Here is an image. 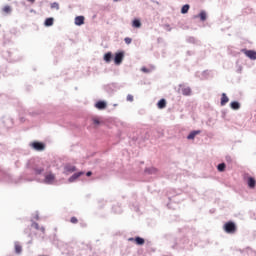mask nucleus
Returning <instances> with one entry per match:
<instances>
[{"label": "nucleus", "mask_w": 256, "mask_h": 256, "mask_svg": "<svg viewBox=\"0 0 256 256\" xmlns=\"http://www.w3.org/2000/svg\"><path fill=\"white\" fill-rule=\"evenodd\" d=\"M36 175H41V173H44V179L42 180V183L45 185H56L57 184V176L55 173L49 171L47 166L42 165V166H37L34 169Z\"/></svg>", "instance_id": "1"}, {"label": "nucleus", "mask_w": 256, "mask_h": 256, "mask_svg": "<svg viewBox=\"0 0 256 256\" xmlns=\"http://www.w3.org/2000/svg\"><path fill=\"white\" fill-rule=\"evenodd\" d=\"M123 59H125V52L124 51H120V52L115 53L114 63L116 65H121V63H123Z\"/></svg>", "instance_id": "2"}, {"label": "nucleus", "mask_w": 256, "mask_h": 256, "mask_svg": "<svg viewBox=\"0 0 256 256\" xmlns=\"http://www.w3.org/2000/svg\"><path fill=\"white\" fill-rule=\"evenodd\" d=\"M242 53H244V55L246 57H248V59H251V61H256V51L255 50L243 49Z\"/></svg>", "instance_id": "3"}, {"label": "nucleus", "mask_w": 256, "mask_h": 256, "mask_svg": "<svg viewBox=\"0 0 256 256\" xmlns=\"http://www.w3.org/2000/svg\"><path fill=\"white\" fill-rule=\"evenodd\" d=\"M235 230H236V226H235V223L233 222H228L226 224H224V231L226 233H235Z\"/></svg>", "instance_id": "4"}, {"label": "nucleus", "mask_w": 256, "mask_h": 256, "mask_svg": "<svg viewBox=\"0 0 256 256\" xmlns=\"http://www.w3.org/2000/svg\"><path fill=\"white\" fill-rule=\"evenodd\" d=\"M77 171V168L74 165L71 164H65L63 173L64 175H69V173H75Z\"/></svg>", "instance_id": "5"}, {"label": "nucleus", "mask_w": 256, "mask_h": 256, "mask_svg": "<svg viewBox=\"0 0 256 256\" xmlns=\"http://www.w3.org/2000/svg\"><path fill=\"white\" fill-rule=\"evenodd\" d=\"M94 107L99 111H104V109H107V102L105 100H100L95 103Z\"/></svg>", "instance_id": "6"}, {"label": "nucleus", "mask_w": 256, "mask_h": 256, "mask_svg": "<svg viewBox=\"0 0 256 256\" xmlns=\"http://www.w3.org/2000/svg\"><path fill=\"white\" fill-rule=\"evenodd\" d=\"M82 175H85V172L81 171L78 173H74L69 179H68V183H75V181H77V179H79V177H81Z\"/></svg>", "instance_id": "7"}, {"label": "nucleus", "mask_w": 256, "mask_h": 256, "mask_svg": "<svg viewBox=\"0 0 256 256\" xmlns=\"http://www.w3.org/2000/svg\"><path fill=\"white\" fill-rule=\"evenodd\" d=\"M31 147H33L35 151H43V149H45V144L41 142H33Z\"/></svg>", "instance_id": "8"}, {"label": "nucleus", "mask_w": 256, "mask_h": 256, "mask_svg": "<svg viewBox=\"0 0 256 256\" xmlns=\"http://www.w3.org/2000/svg\"><path fill=\"white\" fill-rule=\"evenodd\" d=\"M246 183H247L249 189H255V186H256L255 178H253L251 176L247 177Z\"/></svg>", "instance_id": "9"}, {"label": "nucleus", "mask_w": 256, "mask_h": 256, "mask_svg": "<svg viewBox=\"0 0 256 256\" xmlns=\"http://www.w3.org/2000/svg\"><path fill=\"white\" fill-rule=\"evenodd\" d=\"M227 103H229V97L227 96L226 93H222L221 98H220L221 107H225V105H227Z\"/></svg>", "instance_id": "10"}, {"label": "nucleus", "mask_w": 256, "mask_h": 256, "mask_svg": "<svg viewBox=\"0 0 256 256\" xmlns=\"http://www.w3.org/2000/svg\"><path fill=\"white\" fill-rule=\"evenodd\" d=\"M74 23L75 25H77L78 27H81V25H85V17L84 16H77L74 19Z\"/></svg>", "instance_id": "11"}, {"label": "nucleus", "mask_w": 256, "mask_h": 256, "mask_svg": "<svg viewBox=\"0 0 256 256\" xmlns=\"http://www.w3.org/2000/svg\"><path fill=\"white\" fill-rule=\"evenodd\" d=\"M201 134V130H194L192 132H190V134L187 136V139L189 141H193V139H195V137H197V135Z\"/></svg>", "instance_id": "12"}, {"label": "nucleus", "mask_w": 256, "mask_h": 256, "mask_svg": "<svg viewBox=\"0 0 256 256\" xmlns=\"http://www.w3.org/2000/svg\"><path fill=\"white\" fill-rule=\"evenodd\" d=\"M230 108L233 109V111H239L241 109V103L233 101L230 103Z\"/></svg>", "instance_id": "13"}, {"label": "nucleus", "mask_w": 256, "mask_h": 256, "mask_svg": "<svg viewBox=\"0 0 256 256\" xmlns=\"http://www.w3.org/2000/svg\"><path fill=\"white\" fill-rule=\"evenodd\" d=\"M154 70H155V67L153 66H142L140 68V71H142V73H151Z\"/></svg>", "instance_id": "14"}, {"label": "nucleus", "mask_w": 256, "mask_h": 256, "mask_svg": "<svg viewBox=\"0 0 256 256\" xmlns=\"http://www.w3.org/2000/svg\"><path fill=\"white\" fill-rule=\"evenodd\" d=\"M103 59H104L105 63H111V60L113 59V53L108 52V53L104 54Z\"/></svg>", "instance_id": "15"}, {"label": "nucleus", "mask_w": 256, "mask_h": 256, "mask_svg": "<svg viewBox=\"0 0 256 256\" xmlns=\"http://www.w3.org/2000/svg\"><path fill=\"white\" fill-rule=\"evenodd\" d=\"M14 247H15V253H17V255H21L23 251V247L21 246V244H19V242H15Z\"/></svg>", "instance_id": "16"}, {"label": "nucleus", "mask_w": 256, "mask_h": 256, "mask_svg": "<svg viewBox=\"0 0 256 256\" xmlns=\"http://www.w3.org/2000/svg\"><path fill=\"white\" fill-rule=\"evenodd\" d=\"M157 107L158 109H165V107H167V101L165 99H161L158 101Z\"/></svg>", "instance_id": "17"}, {"label": "nucleus", "mask_w": 256, "mask_h": 256, "mask_svg": "<svg viewBox=\"0 0 256 256\" xmlns=\"http://www.w3.org/2000/svg\"><path fill=\"white\" fill-rule=\"evenodd\" d=\"M132 27H134L135 29L141 28V20H139V19H134V20L132 21Z\"/></svg>", "instance_id": "18"}, {"label": "nucleus", "mask_w": 256, "mask_h": 256, "mask_svg": "<svg viewBox=\"0 0 256 256\" xmlns=\"http://www.w3.org/2000/svg\"><path fill=\"white\" fill-rule=\"evenodd\" d=\"M182 95H191V88L189 87H183L181 88Z\"/></svg>", "instance_id": "19"}, {"label": "nucleus", "mask_w": 256, "mask_h": 256, "mask_svg": "<svg viewBox=\"0 0 256 256\" xmlns=\"http://www.w3.org/2000/svg\"><path fill=\"white\" fill-rule=\"evenodd\" d=\"M189 9H190L189 4H186V5L182 6V8H181L182 15H185V14L189 13Z\"/></svg>", "instance_id": "20"}, {"label": "nucleus", "mask_w": 256, "mask_h": 256, "mask_svg": "<svg viewBox=\"0 0 256 256\" xmlns=\"http://www.w3.org/2000/svg\"><path fill=\"white\" fill-rule=\"evenodd\" d=\"M53 21H54L53 18H47V19L45 20V22H44L45 27H52Z\"/></svg>", "instance_id": "21"}, {"label": "nucleus", "mask_w": 256, "mask_h": 256, "mask_svg": "<svg viewBox=\"0 0 256 256\" xmlns=\"http://www.w3.org/2000/svg\"><path fill=\"white\" fill-rule=\"evenodd\" d=\"M135 243L137 245H145V239L141 238V237H136L135 238Z\"/></svg>", "instance_id": "22"}, {"label": "nucleus", "mask_w": 256, "mask_h": 256, "mask_svg": "<svg viewBox=\"0 0 256 256\" xmlns=\"http://www.w3.org/2000/svg\"><path fill=\"white\" fill-rule=\"evenodd\" d=\"M199 17L201 19V21H206L207 20V12H205L204 10H202L199 14Z\"/></svg>", "instance_id": "23"}, {"label": "nucleus", "mask_w": 256, "mask_h": 256, "mask_svg": "<svg viewBox=\"0 0 256 256\" xmlns=\"http://www.w3.org/2000/svg\"><path fill=\"white\" fill-rule=\"evenodd\" d=\"M92 123L95 127H99V125H101V120H99L97 117H94L92 118Z\"/></svg>", "instance_id": "24"}, {"label": "nucleus", "mask_w": 256, "mask_h": 256, "mask_svg": "<svg viewBox=\"0 0 256 256\" xmlns=\"http://www.w3.org/2000/svg\"><path fill=\"white\" fill-rule=\"evenodd\" d=\"M227 167V165H225V163H220L218 166H217V170L220 172V173H223V171H225V168Z\"/></svg>", "instance_id": "25"}, {"label": "nucleus", "mask_w": 256, "mask_h": 256, "mask_svg": "<svg viewBox=\"0 0 256 256\" xmlns=\"http://www.w3.org/2000/svg\"><path fill=\"white\" fill-rule=\"evenodd\" d=\"M51 8L59 10V3H57V2L52 3Z\"/></svg>", "instance_id": "26"}, {"label": "nucleus", "mask_w": 256, "mask_h": 256, "mask_svg": "<svg viewBox=\"0 0 256 256\" xmlns=\"http://www.w3.org/2000/svg\"><path fill=\"white\" fill-rule=\"evenodd\" d=\"M4 13H11V6H5L3 8Z\"/></svg>", "instance_id": "27"}, {"label": "nucleus", "mask_w": 256, "mask_h": 256, "mask_svg": "<svg viewBox=\"0 0 256 256\" xmlns=\"http://www.w3.org/2000/svg\"><path fill=\"white\" fill-rule=\"evenodd\" d=\"M126 45H131V42L133 41L131 38L127 37L124 39Z\"/></svg>", "instance_id": "28"}, {"label": "nucleus", "mask_w": 256, "mask_h": 256, "mask_svg": "<svg viewBox=\"0 0 256 256\" xmlns=\"http://www.w3.org/2000/svg\"><path fill=\"white\" fill-rule=\"evenodd\" d=\"M157 170L155 168L146 169V173H155Z\"/></svg>", "instance_id": "29"}, {"label": "nucleus", "mask_w": 256, "mask_h": 256, "mask_svg": "<svg viewBox=\"0 0 256 256\" xmlns=\"http://www.w3.org/2000/svg\"><path fill=\"white\" fill-rule=\"evenodd\" d=\"M126 99L127 101L133 102V95L128 94Z\"/></svg>", "instance_id": "30"}, {"label": "nucleus", "mask_w": 256, "mask_h": 256, "mask_svg": "<svg viewBox=\"0 0 256 256\" xmlns=\"http://www.w3.org/2000/svg\"><path fill=\"white\" fill-rule=\"evenodd\" d=\"M70 221H71V223H74V224H75V223H77L78 220H77V218L72 217V218L70 219Z\"/></svg>", "instance_id": "31"}, {"label": "nucleus", "mask_w": 256, "mask_h": 256, "mask_svg": "<svg viewBox=\"0 0 256 256\" xmlns=\"http://www.w3.org/2000/svg\"><path fill=\"white\" fill-rule=\"evenodd\" d=\"M32 227H34L35 229H39V224L33 223V224H32Z\"/></svg>", "instance_id": "32"}, {"label": "nucleus", "mask_w": 256, "mask_h": 256, "mask_svg": "<svg viewBox=\"0 0 256 256\" xmlns=\"http://www.w3.org/2000/svg\"><path fill=\"white\" fill-rule=\"evenodd\" d=\"M86 175H87V177H91V175H93V173H92L91 171H88V172L86 173Z\"/></svg>", "instance_id": "33"}, {"label": "nucleus", "mask_w": 256, "mask_h": 256, "mask_svg": "<svg viewBox=\"0 0 256 256\" xmlns=\"http://www.w3.org/2000/svg\"><path fill=\"white\" fill-rule=\"evenodd\" d=\"M41 231H42V233H45V228L42 227V228H41Z\"/></svg>", "instance_id": "34"}, {"label": "nucleus", "mask_w": 256, "mask_h": 256, "mask_svg": "<svg viewBox=\"0 0 256 256\" xmlns=\"http://www.w3.org/2000/svg\"><path fill=\"white\" fill-rule=\"evenodd\" d=\"M128 241H135V238H129Z\"/></svg>", "instance_id": "35"}, {"label": "nucleus", "mask_w": 256, "mask_h": 256, "mask_svg": "<svg viewBox=\"0 0 256 256\" xmlns=\"http://www.w3.org/2000/svg\"><path fill=\"white\" fill-rule=\"evenodd\" d=\"M30 3H35V0H28Z\"/></svg>", "instance_id": "36"}, {"label": "nucleus", "mask_w": 256, "mask_h": 256, "mask_svg": "<svg viewBox=\"0 0 256 256\" xmlns=\"http://www.w3.org/2000/svg\"><path fill=\"white\" fill-rule=\"evenodd\" d=\"M113 106H114V107H117V104H114Z\"/></svg>", "instance_id": "37"}, {"label": "nucleus", "mask_w": 256, "mask_h": 256, "mask_svg": "<svg viewBox=\"0 0 256 256\" xmlns=\"http://www.w3.org/2000/svg\"><path fill=\"white\" fill-rule=\"evenodd\" d=\"M36 219H39V216H36Z\"/></svg>", "instance_id": "38"}, {"label": "nucleus", "mask_w": 256, "mask_h": 256, "mask_svg": "<svg viewBox=\"0 0 256 256\" xmlns=\"http://www.w3.org/2000/svg\"><path fill=\"white\" fill-rule=\"evenodd\" d=\"M115 2L119 1V0H114Z\"/></svg>", "instance_id": "39"}]
</instances>
